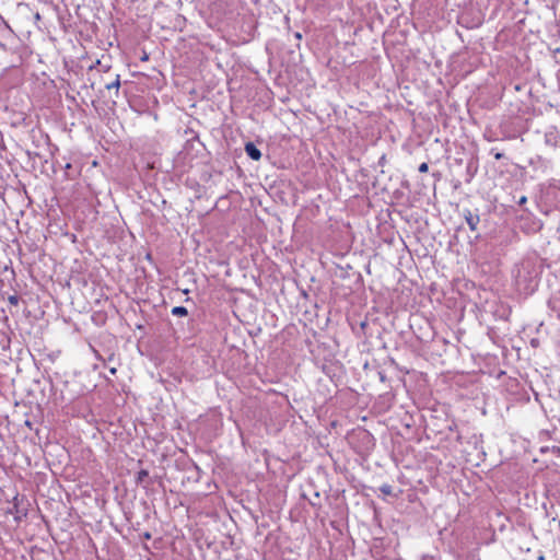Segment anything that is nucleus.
Masks as SVG:
<instances>
[{"mask_svg": "<svg viewBox=\"0 0 560 560\" xmlns=\"http://www.w3.org/2000/svg\"><path fill=\"white\" fill-rule=\"evenodd\" d=\"M103 68L104 71H108L110 69V66H103L101 60H96L95 65L91 66L90 69H94L95 67Z\"/></svg>", "mask_w": 560, "mask_h": 560, "instance_id": "nucleus-8", "label": "nucleus"}, {"mask_svg": "<svg viewBox=\"0 0 560 560\" xmlns=\"http://www.w3.org/2000/svg\"><path fill=\"white\" fill-rule=\"evenodd\" d=\"M106 90L110 91V90H115V95L117 96L118 95V92H119V88H120V75L117 74L116 75V79L110 82V83H107L105 85Z\"/></svg>", "mask_w": 560, "mask_h": 560, "instance_id": "nucleus-4", "label": "nucleus"}, {"mask_svg": "<svg viewBox=\"0 0 560 560\" xmlns=\"http://www.w3.org/2000/svg\"><path fill=\"white\" fill-rule=\"evenodd\" d=\"M464 218L471 231H476L480 222V217L477 212L470 210H464Z\"/></svg>", "mask_w": 560, "mask_h": 560, "instance_id": "nucleus-1", "label": "nucleus"}, {"mask_svg": "<svg viewBox=\"0 0 560 560\" xmlns=\"http://www.w3.org/2000/svg\"><path fill=\"white\" fill-rule=\"evenodd\" d=\"M380 491L385 494V495H394V497H397L396 494L393 493V487L390 485H387V483H384L380 487Z\"/></svg>", "mask_w": 560, "mask_h": 560, "instance_id": "nucleus-6", "label": "nucleus"}, {"mask_svg": "<svg viewBox=\"0 0 560 560\" xmlns=\"http://www.w3.org/2000/svg\"><path fill=\"white\" fill-rule=\"evenodd\" d=\"M552 452H553L555 454H557L558 456H560V447H556V446H553V447H552Z\"/></svg>", "mask_w": 560, "mask_h": 560, "instance_id": "nucleus-14", "label": "nucleus"}, {"mask_svg": "<svg viewBox=\"0 0 560 560\" xmlns=\"http://www.w3.org/2000/svg\"><path fill=\"white\" fill-rule=\"evenodd\" d=\"M477 167L474 165L472 162L468 163L467 165V172L469 174V176L471 177L474 175V173L476 172Z\"/></svg>", "mask_w": 560, "mask_h": 560, "instance_id": "nucleus-9", "label": "nucleus"}, {"mask_svg": "<svg viewBox=\"0 0 560 560\" xmlns=\"http://www.w3.org/2000/svg\"><path fill=\"white\" fill-rule=\"evenodd\" d=\"M502 158H503V153H500V152L494 153L495 160H501Z\"/></svg>", "mask_w": 560, "mask_h": 560, "instance_id": "nucleus-13", "label": "nucleus"}, {"mask_svg": "<svg viewBox=\"0 0 560 560\" xmlns=\"http://www.w3.org/2000/svg\"><path fill=\"white\" fill-rule=\"evenodd\" d=\"M245 152L254 161H259L261 158L260 150L253 142H247L245 144Z\"/></svg>", "mask_w": 560, "mask_h": 560, "instance_id": "nucleus-2", "label": "nucleus"}, {"mask_svg": "<svg viewBox=\"0 0 560 560\" xmlns=\"http://www.w3.org/2000/svg\"><path fill=\"white\" fill-rule=\"evenodd\" d=\"M171 312L174 316H179V317L188 315V311L184 306H174Z\"/></svg>", "mask_w": 560, "mask_h": 560, "instance_id": "nucleus-5", "label": "nucleus"}, {"mask_svg": "<svg viewBox=\"0 0 560 560\" xmlns=\"http://www.w3.org/2000/svg\"><path fill=\"white\" fill-rule=\"evenodd\" d=\"M25 424H26V427L32 428V423H31V421L26 420V421H25Z\"/></svg>", "mask_w": 560, "mask_h": 560, "instance_id": "nucleus-15", "label": "nucleus"}, {"mask_svg": "<svg viewBox=\"0 0 560 560\" xmlns=\"http://www.w3.org/2000/svg\"><path fill=\"white\" fill-rule=\"evenodd\" d=\"M428 170H429V165H428V163H425V162L421 163V164L419 165V168H418V171H419L420 173H427V172H428Z\"/></svg>", "mask_w": 560, "mask_h": 560, "instance_id": "nucleus-10", "label": "nucleus"}, {"mask_svg": "<svg viewBox=\"0 0 560 560\" xmlns=\"http://www.w3.org/2000/svg\"><path fill=\"white\" fill-rule=\"evenodd\" d=\"M136 482L137 485H143L144 488L153 483V481L149 477V471L147 469H141L137 472Z\"/></svg>", "mask_w": 560, "mask_h": 560, "instance_id": "nucleus-3", "label": "nucleus"}, {"mask_svg": "<svg viewBox=\"0 0 560 560\" xmlns=\"http://www.w3.org/2000/svg\"><path fill=\"white\" fill-rule=\"evenodd\" d=\"M8 302L11 304V305H19V302H20V296L18 294H13V295H10L8 298Z\"/></svg>", "mask_w": 560, "mask_h": 560, "instance_id": "nucleus-7", "label": "nucleus"}, {"mask_svg": "<svg viewBox=\"0 0 560 560\" xmlns=\"http://www.w3.org/2000/svg\"><path fill=\"white\" fill-rule=\"evenodd\" d=\"M517 203H518L520 206L525 205V196H521V197H520V199H518V201H517Z\"/></svg>", "mask_w": 560, "mask_h": 560, "instance_id": "nucleus-12", "label": "nucleus"}, {"mask_svg": "<svg viewBox=\"0 0 560 560\" xmlns=\"http://www.w3.org/2000/svg\"><path fill=\"white\" fill-rule=\"evenodd\" d=\"M315 502H316V499H313V501H311V504H312V505H316V503H315Z\"/></svg>", "mask_w": 560, "mask_h": 560, "instance_id": "nucleus-19", "label": "nucleus"}, {"mask_svg": "<svg viewBox=\"0 0 560 560\" xmlns=\"http://www.w3.org/2000/svg\"><path fill=\"white\" fill-rule=\"evenodd\" d=\"M110 373L115 374L116 373V369L115 368L110 369Z\"/></svg>", "mask_w": 560, "mask_h": 560, "instance_id": "nucleus-17", "label": "nucleus"}, {"mask_svg": "<svg viewBox=\"0 0 560 560\" xmlns=\"http://www.w3.org/2000/svg\"><path fill=\"white\" fill-rule=\"evenodd\" d=\"M142 537H143V539H145V540H150V539L152 538V535H151V533H150V532H145V533H143V534H142Z\"/></svg>", "mask_w": 560, "mask_h": 560, "instance_id": "nucleus-11", "label": "nucleus"}, {"mask_svg": "<svg viewBox=\"0 0 560 560\" xmlns=\"http://www.w3.org/2000/svg\"><path fill=\"white\" fill-rule=\"evenodd\" d=\"M514 88H515V90H516V91H520V90H521V85H520V84H515V86H514Z\"/></svg>", "mask_w": 560, "mask_h": 560, "instance_id": "nucleus-16", "label": "nucleus"}, {"mask_svg": "<svg viewBox=\"0 0 560 560\" xmlns=\"http://www.w3.org/2000/svg\"><path fill=\"white\" fill-rule=\"evenodd\" d=\"M315 502H316V499H313V501H311V504H312V505H316V503H315Z\"/></svg>", "mask_w": 560, "mask_h": 560, "instance_id": "nucleus-18", "label": "nucleus"}]
</instances>
